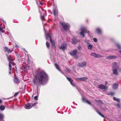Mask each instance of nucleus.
I'll return each mask as SVG.
<instances>
[{"label": "nucleus", "mask_w": 121, "mask_h": 121, "mask_svg": "<svg viewBox=\"0 0 121 121\" xmlns=\"http://www.w3.org/2000/svg\"><path fill=\"white\" fill-rule=\"evenodd\" d=\"M14 81L15 83L19 84L20 82L18 78L16 76H14Z\"/></svg>", "instance_id": "9b49d317"}, {"label": "nucleus", "mask_w": 121, "mask_h": 121, "mask_svg": "<svg viewBox=\"0 0 121 121\" xmlns=\"http://www.w3.org/2000/svg\"><path fill=\"white\" fill-rule=\"evenodd\" d=\"M108 83V82L107 81H106L105 82V85H106Z\"/></svg>", "instance_id": "09e8293b"}, {"label": "nucleus", "mask_w": 121, "mask_h": 121, "mask_svg": "<svg viewBox=\"0 0 121 121\" xmlns=\"http://www.w3.org/2000/svg\"><path fill=\"white\" fill-rule=\"evenodd\" d=\"M46 40H48V39H49L50 42L52 43V46L53 44V41L50 34L48 33L46 34Z\"/></svg>", "instance_id": "0eeeda50"}, {"label": "nucleus", "mask_w": 121, "mask_h": 121, "mask_svg": "<svg viewBox=\"0 0 121 121\" xmlns=\"http://www.w3.org/2000/svg\"><path fill=\"white\" fill-rule=\"evenodd\" d=\"M119 52H120V53L121 54V51H120Z\"/></svg>", "instance_id": "864d4df0"}, {"label": "nucleus", "mask_w": 121, "mask_h": 121, "mask_svg": "<svg viewBox=\"0 0 121 121\" xmlns=\"http://www.w3.org/2000/svg\"><path fill=\"white\" fill-rule=\"evenodd\" d=\"M50 54L51 56L52 55V54H51V53H50Z\"/></svg>", "instance_id": "6e6d98bb"}, {"label": "nucleus", "mask_w": 121, "mask_h": 121, "mask_svg": "<svg viewBox=\"0 0 121 121\" xmlns=\"http://www.w3.org/2000/svg\"><path fill=\"white\" fill-rule=\"evenodd\" d=\"M77 52V51L76 50H74L70 52L69 53L71 56H74L76 58H77L78 56L76 55Z\"/></svg>", "instance_id": "6e6552de"}, {"label": "nucleus", "mask_w": 121, "mask_h": 121, "mask_svg": "<svg viewBox=\"0 0 121 121\" xmlns=\"http://www.w3.org/2000/svg\"><path fill=\"white\" fill-rule=\"evenodd\" d=\"M115 45L117 48L119 49H121V46L118 43H116L115 44Z\"/></svg>", "instance_id": "b1692460"}, {"label": "nucleus", "mask_w": 121, "mask_h": 121, "mask_svg": "<svg viewBox=\"0 0 121 121\" xmlns=\"http://www.w3.org/2000/svg\"><path fill=\"white\" fill-rule=\"evenodd\" d=\"M62 27L66 31L68 30L70 28V25L68 23L62 22L60 23Z\"/></svg>", "instance_id": "7ed1b4c3"}, {"label": "nucleus", "mask_w": 121, "mask_h": 121, "mask_svg": "<svg viewBox=\"0 0 121 121\" xmlns=\"http://www.w3.org/2000/svg\"><path fill=\"white\" fill-rule=\"evenodd\" d=\"M41 19L43 21L45 19L44 16V15L42 16H41Z\"/></svg>", "instance_id": "72a5a7b5"}, {"label": "nucleus", "mask_w": 121, "mask_h": 121, "mask_svg": "<svg viewBox=\"0 0 121 121\" xmlns=\"http://www.w3.org/2000/svg\"><path fill=\"white\" fill-rule=\"evenodd\" d=\"M4 118V115L0 113V119H3Z\"/></svg>", "instance_id": "473e14b6"}, {"label": "nucleus", "mask_w": 121, "mask_h": 121, "mask_svg": "<svg viewBox=\"0 0 121 121\" xmlns=\"http://www.w3.org/2000/svg\"><path fill=\"white\" fill-rule=\"evenodd\" d=\"M15 47H16V48H19L18 45H17V44H15Z\"/></svg>", "instance_id": "a18cd8bd"}, {"label": "nucleus", "mask_w": 121, "mask_h": 121, "mask_svg": "<svg viewBox=\"0 0 121 121\" xmlns=\"http://www.w3.org/2000/svg\"><path fill=\"white\" fill-rule=\"evenodd\" d=\"M3 119H0V120H1Z\"/></svg>", "instance_id": "5fc2aeb1"}, {"label": "nucleus", "mask_w": 121, "mask_h": 121, "mask_svg": "<svg viewBox=\"0 0 121 121\" xmlns=\"http://www.w3.org/2000/svg\"><path fill=\"white\" fill-rule=\"evenodd\" d=\"M117 57L114 55L106 57V58L111 59H115Z\"/></svg>", "instance_id": "dca6fc26"}, {"label": "nucleus", "mask_w": 121, "mask_h": 121, "mask_svg": "<svg viewBox=\"0 0 121 121\" xmlns=\"http://www.w3.org/2000/svg\"><path fill=\"white\" fill-rule=\"evenodd\" d=\"M26 108L27 109H30L32 108L31 105L30 104L28 103L26 104L25 105Z\"/></svg>", "instance_id": "a211bd4d"}, {"label": "nucleus", "mask_w": 121, "mask_h": 121, "mask_svg": "<svg viewBox=\"0 0 121 121\" xmlns=\"http://www.w3.org/2000/svg\"><path fill=\"white\" fill-rule=\"evenodd\" d=\"M23 67V70H25L26 69H27V68H30V67L29 65H26L24 66Z\"/></svg>", "instance_id": "bb28decb"}, {"label": "nucleus", "mask_w": 121, "mask_h": 121, "mask_svg": "<svg viewBox=\"0 0 121 121\" xmlns=\"http://www.w3.org/2000/svg\"><path fill=\"white\" fill-rule=\"evenodd\" d=\"M95 103H97L98 104V103L101 104H102V101L100 100H97L95 99Z\"/></svg>", "instance_id": "5701e85b"}, {"label": "nucleus", "mask_w": 121, "mask_h": 121, "mask_svg": "<svg viewBox=\"0 0 121 121\" xmlns=\"http://www.w3.org/2000/svg\"><path fill=\"white\" fill-rule=\"evenodd\" d=\"M112 69H117V64L115 62H114L112 63Z\"/></svg>", "instance_id": "2eb2a0df"}, {"label": "nucleus", "mask_w": 121, "mask_h": 121, "mask_svg": "<svg viewBox=\"0 0 121 121\" xmlns=\"http://www.w3.org/2000/svg\"><path fill=\"white\" fill-rule=\"evenodd\" d=\"M91 55L96 58H100L102 57V56L98 54H97L95 53H92Z\"/></svg>", "instance_id": "1a4fd4ad"}, {"label": "nucleus", "mask_w": 121, "mask_h": 121, "mask_svg": "<svg viewBox=\"0 0 121 121\" xmlns=\"http://www.w3.org/2000/svg\"><path fill=\"white\" fill-rule=\"evenodd\" d=\"M77 79L81 81H85L87 79V78L85 77H82L81 78H77Z\"/></svg>", "instance_id": "6ab92c4d"}, {"label": "nucleus", "mask_w": 121, "mask_h": 121, "mask_svg": "<svg viewBox=\"0 0 121 121\" xmlns=\"http://www.w3.org/2000/svg\"><path fill=\"white\" fill-rule=\"evenodd\" d=\"M4 51L5 52H7L8 53H11L12 51L10 50L9 48L8 47L5 46L4 47Z\"/></svg>", "instance_id": "9d476101"}, {"label": "nucleus", "mask_w": 121, "mask_h": 121, "mask_svg": "<svg viewBox=\"0 0 121 121\" xmlns=\"http://www.w3.org/2000/svg\"><path fill=\"white\" fill-rule=\"evenodd\" d=\"M59 71L62 74H63L64 75H65L64 72H63V71L62 70H61V69L60 70H59Z\"/></svg>", "instance_id": "58836bf2"}, {"label": "nucleus", "mask_w": 121, "mask_h": 121, "mask_svg": "<svg viewBox=\"0 0 121 121\" xmlns=\"http://www.w3.org/2000/svg\"><path fill=\"white\" fill-rule=\"evenodd\" d=\"M55 66L56 68L59 71L60 69L59 67V65L57 64H55Z\"/></svg>", "instance_id": "a878e982"}, {"label": "nucleus", "mask_w": 121, "mask_h": 121, "mask_svg": "<svg viewBox=\"0 0 121 121\" xmlns=\"http://www.w3.org/2000/svg\"><path fill=\"white\" fill-rule=\"evenodd\" d=\"M54 42H53V48L54 47Z\"/></svg>", "instance_id": "603ef678"}, {"label": "nucleus", "mask_w": 121, "mask_h": 121, "mask_svg": "<svg viewBox=\"0 0 121 121\" xmlns=\"http://www.w3.org/2000/svg\"><path fill=\"white\" fill-rule=\"evenodd\" d=\"M0 31H1L2 33H4V31L3 30V29L2 28H1L0 29Z\"/></svg>", "instance_id": "37998d69"}, {"label": "nucleus", "mask_w": 121, "mask_h": 121, "mask_svg": "<svg viewBox=\"0 0 121 121\" xmlns=\"http://www.w3.org/2000/svg\"><path fill=\"white\" fill-rule=\"evenodd\" d=\"M99 88L101 89H104L106 90L107 89V87L105 86L102 84L99 85H98Z\"/></svg>", "instance_id": "ddd939ff"}, {"label": "nucleus", "mask_w": 121, "mask_h": 121, "mask_svg": "<svg viewBox=\"0 0 121 121\" xmlns=\"http://www.w3.org/2000/svg\"><path fill=\"white\" fill-rule=\"evenodd\" d=\"M55 7V9L53 10V14L55 17V20H56L58 18V11L57 7L56 5L53 4V7Z\"/></svg>", "instance_id": "20e7f679"}, {"label": "nucleus", "mask_w": 121, "mask_h": 121, "mask_svg": "<svg viewBox=\"0 0 121 121\" xmlns=\"http://www.w3.org/2000/svg\"><path fill=\"white\" fill-rule=\"evenodd\" d=\"M82 99L84 102H86L87 104L91 105L92 107V108L94 109L95 110L99 115L103 118L105 117L98 110L97 108H96L94 106L93 104H91V102L89 100H87L86 99L83 97L82 98Z\"/></svg>", "instance_id": "f03ea898"}, {"label": "nucleus", "mask_w": 121, "mask_h": 121, "mask_svg": "<svg viewBox=\"0 0 121 121\" xmlns=\"http://www.w3.org/2000/svg\"><path fill=\"white\" fill-rule=\"evenodd\" d=\"M71 42L73 44H75L79 41V40L76 38H73L72 39Z\"/></svg>", "instance_id": "f8f14e48"}, {"label": "nucleus", "mask_w": 121, "mask_h": 121, "mask_svg": "<svg viewBox=\"0 0 121 121\" xmlns=\"http://www.w3.org/2000/svg\"><path fill=\"white\" fill-rule=\"evenodd\" d=\"M6 55L7 57L8 60L9 61V62H11V63H12V61H13V60L11 59V55L9 56L7 54H6Z\"/></svg>", "instance_id": "f3484780"}, {"label": "nucleus", "mask_w": 121, "mask_h": 121, "mask_svg": "<svg viewBox=\"0 0 121 121\" xmlns=\"http://www.w3.org/2000/svg\"><path fill=\"white\" fill-rule=\"evenodd\" d=\"M73 86H75V85L74 83L73 82H71L70 83Z\"/></svg>", "instance_id": "4c0bfd02"}, {"label": "nucleus", "mask_w": 121, "mask_h": 121, "mask_svg": "<svg viewBox=\"0 0 121 121\" xmlns=\"http://www.w3.org/2000/svg\"><path fill=\"white\" fill-rule=\"evenodd\" d=\"M5 106L1 105L0 106V110L2 111H3L5 109Z\"/></svg>", "instance_id": "393cba45"}, {"label": "nucleus", "mask_w": 121, "mask_h": 121, "mask_svg": "<svg viewBox=\"0 0 121 121\" xmlns=\"http://www.w3.org/2000/svg\"><path fill=\"white\" fill-rule=\"evenodd\" d=\"M70 69L69 68H67L66 69V71L67 73H69L70 71Z\"/></svg>", "instance_id": "f704fd0d"}, {"label": "nucleus", "mask_w": 121, "mask_h": 121, "mask_svg": "<svg viewBox=\"0 0 121 121\" xmlns=\"http://www.w3.org/2000/svg\"><path fill=\"white\" fill-rule=\"evenodd\" d=\"M117 69H112V72L113 74L115 75H117L118 73L117 72Z\"/></svg>", "instance_id": "412c9836"}, {"label": "nucleus", "mask_w": 121, "mask_h": 121, "mask_svg": "<svg viewBox=\"0 0 121 121\" xmlns=\"http://www.w3.org/2000/svg\"><path fill=\"white\" fill-rule=\"evenodd\" d=\"M81 49V47H79L78 48V49H79V50H80Z\"/></svg>", "instance_id": "8fccbe9b"}, {"label": "nucleus", "mask_w": 121, "mask_h": 121, "mask_svg": "<svg viewBox=\"0 0 121 121\" xmlns=\"http://www.w3.org/2000/svg\"><path fill=\"white\" fill-rule=\"evenodd\" d=\"M96 30L97 33L98 34H100L101 33V29L99 28H96Z\"/></svg>", "instance_id": "aec40b11"}, {"label": "nucleus", "mask_w": 121, "mask_h": 121, "mask_svg": "<svg viewBox=\"0 0 121 121\" xmlns=\"http://www.w3.org/2000/svg\"><path fill=\"white\" fill-rule=\"evenodd\" d=\"M42 4V3H41L40 4Z\"/></svg>", "instance_id": "13d9d810"}, {"label": "nucleus", "mask_w": 121, "mask_h": 121, "mask_svg": "<svg viewBox=\"0 0 121 121\" xmlns=\"http://www.w3.org/2000/svg\"><path fill=\"white\" fill-rule=\"evenodd\" d=\"M12 64L11 63V62H9V70L12 69V67L11 65V64Z\"/></svg>", "instance_id": "2f4dec72"}, {"label": "nucleus", "mask_w": 121, "mask_h": 121, "mask_svg": "<svg viewBox=\"0 0 121 121\" xmlns=\"http://www.w3.org/2000/svg\"><path fill=\"white\" fill-rule=\"evenodd\" d=\"M27 62H28V64H30V61H29V58H28V59L27 60Z\"/></svg>", "instance_id": "de8ad7c7"}, {"label": "nucleus", "mask_w": 121, "mask_h": 121, "mask_svg": "<svg viewBox=\"0 0 121 121\" xmlns=\"http://www.w3.org/2000/svg\"><path fill=\"white\" fill-rule=\"evenodd\" d=\"M11 71H12V69L9 70V73L10 74H11Z\"/></svg>", "instance_id": "49530a36"}, {"label": "nucleus", "mask_w": 121, "mask_h": 121, "mask_svg": "<svg viewBox=\"0 0 121 121\" xmlns=\"http://www.w3.org/2000/svg\"><path fill=\"white\" fill-rule=\"evenodd\" d=\"M26 52L27 53V51H26Z\"/></svg>", "instance_id": "4d7b16f0"}, {"label": "nucleus", "mask_w": 121, "mask_h": 121, "mask_svg": "<svg viewBox=\"0 0 121 121\" xmlns=\"http://www.w3.org/2000/svg\"><path fill=\"white\" fill-rule=\"evenodd\" d=\"M38 96H35L34 97V100H38Z\"/></svg>", "instance_id": "e433bc0d"}, {"label": "nucleus", "mask_w": 121, "mask_h": 121, "mask_svg": "<svg viewBox=\"0 0 121 121\" xmlns=\"http://www.w3.org/2000/svg\"><path fill=\"white\" fill-rule=\"evenodd\" d=\"M118 87V84H117L115 83L113 85L112 88L114 89H116Z\"/></svg>", "instance_id": "4be33fe9"}, {"label": "nucleus", "mask_w": 121, "mask_h": 121, "mask_svg": "<svg viewBox=\"0 0 121 121\" xmlns=\"http://www.w3.org/2000/svg\"><path fill=\"white\" fill-rule=\"evenodd\" d=\"M81 32L80 33V35H81L82 37H84L85 36L84 33H89V32L88 31H87L86 29L85 28H83L81 29Z\"/></svg>", "instance_id": "39448f33"}, {"label": "nucleus", "mask_w": 121, "mask_h": 121, "mask_svg": "<svg viewBox=\"0 0 121 121\" xmlns=\"http://www.w3.org/2000/svg\"><path fill=\"white\" fill-rule=\"evenodd\" d=\"M113 99L115 100H116L118 102H119L120 101V99L119 98H117L115 97H113Z\"/></svg>", "instance_id": "c85d7f7f"}, {"label": "nucleus", "mask_w": 121, "mask_h": 121, "mask_svg": "<svg viewBox=\"0 0 121 121\" xmlns=\"http://www.w3.org/2000/svg\"><path fill=\"white\" fill-rule=\"evenodd\" d=\"M37 103H34L32 104H31L32 107L33 106H35Z\"/></svg>", "instance_id": "c9c22d12"}, {"label": "nucleus", "mask_w": 121, "mask_h": 121, "mask_svg": "<svg viewBox=\"0 0 121 121\" xmlns=\"http://www.w3.org/2000/svg\"><path fill=\"white\" fill-rule=\"evenodd\" d=\"M110 94L112 95H114V92H111L110 93Z\"/></svg>", "instance_id": "c03bdc74"}, {"label": "nucleus", "mask_w": 121, "mask_h": 121, "mask_svg": "<svg viewBox=\"0 0 121 121\" xmlns=\"http://www.w3.org/2000/svg\"><path fill=\"white\" fill-rule=\"evenodd\" d=\"M67 44L66 43L64 42L62 43L61 46L59 47V48L62 50L64 51L66 48Z\"/></svg>", "instance_id": "423d86ee"}, {"label": "nucleus", "mask_w": 121, "mask_h": 121, "mask_svg": "<svg viewBox=\"0 0 121 121\" xmlns=\"http://www.w3.org/2000/svg\"><path fill=\"white\" fill-rule=\"evenodd\" d=\"M48 75L45 72L41 71L36 74L33 81L35 84L38 83L40 85H42L44 82L48 79Z\"/></svg>", "instance_id": "f257e3e1"}, {"label": "nucleus", "mask_w": 121, "mask_h": 121, "mask_svg": "<svg viewBox=\"0 0 121 121\" xmlns=\"http://www.w3.org/2000/svg\"><path fill=\"white\" fill-rule=\"evenodd\" d=\"M92 46L91 45H89L88 47V48L89 50H90L92 48Z\"/></svg>", "instance_id": "c756f323"}, {"label": "nucleus", "mask_w": 121, "mask_h": 121, "mask_svg": "<svg viewBox=\"0 0 121 121\" xmlns=\"http://www.w3.org/2000/svg\"><path fill=\"white\" fill-rule=\"evenodd\" d=\"M2 103V101L1 99H0V103Z\"/></svg>", "instance_id": "3c124183"}, {"label": "nucleus", "mask_w": 121, "mask_h": 121, "mask_svg": "<svg viewBox=\"0 0 121 121\" xmlns=\"http://www.w3.org/2000/svg\"><path fill=\"white\" fill-rule=\"evenodd\" d=\"M86 62H82L81 64L79 63L78 65L79 67H82L85 66L86 65Z\"/></svg>", "instance_id": "4468645a"}, {"label": "nucleus", "mask_w": 121, "mask_h": 121, "mask_svg": "<svg viewBox=\"0 0 121 121\" xmlns=\"http://www.w3.org/2000/svg\"><path fill=\"white\" fill-rule=\"evenodd\" d=\"M46 43L47 48H49L50 46V45L48 41H47Z\"/></svg>", "instance_id": "cd10ccee"}, {"label": "nucleus", "mask_w": 121, "mask_h": 121, "mask_svg": "<svg viewBox=\"0 0 121 121\" xmlns=\"http://www.w3.org/2000/svg\"><path fill=\"white\" fill-rule=\"evenodd\" d=\"M117 108H119L120 107V105L119 104H117Z\"/></svg>", "instance_id": "a19ab883"}, {"label": "nucleus", "mask_w": 121, "mask_h": 121, "mask_svg": "<svg viewBox=\"0 0 121 121\" xmlns=\"http://www.w3.org/2000/svg\"><path fill=\"white\" fill-rule=\"evenodd\" d=\"M66 78L70 82V83L71 82H73V80L71 78L68 77H66Z\"/></svg>", "instance_id": "7c9ffc66"}, {"label": "nucleus", "mask_w": 121, "mask_h": 121, "mask_svg": "<svg viewBox=\"0 0 121 121\" xmlns=\"http://www.w3.org/2000/svg\"><path fill=\"white\" fill-rule=\"evenodd\" d=\"M19 93L18 92L15 93L14 95V96L15 97Z\"/></svg>", "instance_id": "79ce46f5"}, {"label": "nucleus", "mask_w": 121, "mask_h": 121, "mask_svg": "<svg viewBox=\"0 0 121 121\" xmlns=\"http://www.w3.org/2000/svg\"><path fill=\"white\" fill-rule=\"evenodd\" d=\"M93 40L95 42H97V39L95 38H94L93 39Z\"/></svg>", "instance_id": "ea45409f"}]
</instances>
